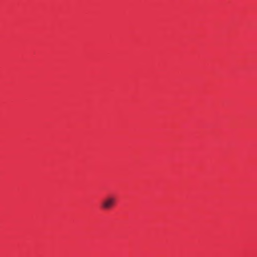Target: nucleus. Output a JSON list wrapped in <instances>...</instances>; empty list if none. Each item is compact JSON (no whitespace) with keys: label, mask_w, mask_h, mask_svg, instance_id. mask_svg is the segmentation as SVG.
Instances as JSON below:
<instances>
[{"label":"nucleus","mask_w":257,"mask_h":257,"mask_svg":"<svg viewBox=\"0 0 257 257\" xmlns=\"http://www.w3.org/2000/svg\"><path fill=\"white\" fill-rule=\"evenodd\" d=\"M116 204V198L113 196H108L101 202V207L104 210L111 209Z\"/></svg>","instance_id":"f257e3e1"}]
</instances>
